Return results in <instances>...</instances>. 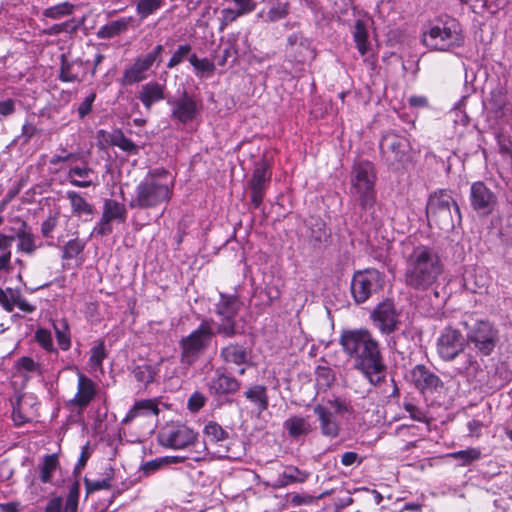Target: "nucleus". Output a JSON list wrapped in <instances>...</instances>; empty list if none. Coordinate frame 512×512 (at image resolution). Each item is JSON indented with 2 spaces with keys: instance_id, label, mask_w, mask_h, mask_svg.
Returning <instances> with one entry per match:
<instances>
[{
  "instance_id": "1",
  "label": "nucleus",
  "mask_w": 512,
  "mask_h": 512,
  "mask_svg": "<svg viewBox=\"0 0 512 512\" xmlns=\"http://www.w3.org/2000/svg\"><path fill=\"white\" fill-rule=\"evenodd\" d=\"M339 345L344 354L353 362V368L373 386L385 380L387 366L379 341L365 328L346 329L340 334Z\"/></svg>"
},
{
  "instance_id": "2",
  "label": "nucleus",
  "mask_w": 512,
  "mask_h": 512,
  "mask_svg": "<svg viewBox=\"0 0 512 512\" xmlns=\"http://www.w3.org/2000/svg\"><path fill=\"white\" fill-rule=\"evenodd\" d=\"M376 172L369 161L355 163L350 176V195L360 209V219L375 229L381 227L385 213L377 203Z\"/></svg>"
},
{
  "instance_id": "3",
  "label": "nucleus",
  "mask_w": 512,
  "mask_h": 512,
  "mask_svg": "<svg viewBox=\"0 0 512 512\" xmlns=\"http://www.w3.org/2000/svg\"><path fill=\"white\" fill-rule=\"evenodd\" d=\"M404 279L407 286L427 290L437 283L444 270L439 254L431 247L418 245L407 253Z\"/></svg>"
},
{
  "instance_id": "4",
  "label": "nucleus",
  "mask_w": 512,
  "mask_h": 512,
  "mask_svg": "<svg viewBox=\"0 0 512 512\" xmlns=\"http://www.w3.org/2000/svg\"><path fill=\"white\" fill-rule=\"evenodd\" d=\"M173 194V181L165 169H154L135 188L129 207L154 209L167 205Z\"/></svg>"
},
{
  "instance_id": "5",
  "label": "nucleus",
  "mask_w": 512,
  "mask_h": 512,
  "mask_svg": "<svg viewBox=\"0 0 512 512\" xmlns=\"http://www.w3.org/2000/svg\"><path fill=\"white\" fill-rule=\"evenodd\" d=\"M426 215L429 225H435L444 231L452 230L461 222L460 209L447 190L435 191L429 196Z\"/></svg>"
},
{
  "instance_id": "6",
  "label": "nucleus",
  "mask_w": 512,
  "mask_h": 512,
  "mask_svg": "<svg viewBox=\"0 0 512 512\" xmlns=\"http://www.w3.org/2000/svg\"><path fill=\"white\" fill-rule=\"evenodd\" d=\"M422 42L426 47L439 51L461 47L464 44L461 25L456 19L449 18L424 32Z\"/></svg>"
},
{
  "instance_id": "7",
  "label": "nucleus",
  "mask_w": 512,
  "mask_h": 512,
  "mask_svg": "<svg viewBox=\"0 0 512 512\" xmlns=\"http://www.w3.org/2000/svg\"><path fill=\"white\" fill-rule=\"evenodd\" d=\"M215 333L211 320H203L197 329L183 337L179 341L181 364L186 367L192 366L208 349Z\"/></svg>"
},
{
  "instance_id": "8",
  "label": "nucleus",
  "mask_w": 512,
  "mask_h": 512,
  "mask_svg": "<svg viewBox=\"0 0 512 512\" xmlns=\"http://www.w3.org/2000/svg\"><path fill=\"white\" fill-rule=\"evenodd\" d=\"M242 302L236 294L219 293V300L215 304L214 312L219 317L215 325L216 334L224 338H233L240 334L236 320Z\"/></svg>"
},
{
  "instance_id": "9",
  "label": "nucleus",
  "mask_w": 512,
  "mask_h": 512,
  "mask_svg": "<svg viewBox=\"0 0 512 512\" xmlns=\"http://www.w3.org/2000/svg\"><path fill=\"white\" fill-rule=\"evenodd\" d=\"M383 276L376 269H365L353 274L350 290L357 304L365 303L383 287Z\"/></svg>"
},
{
  "instance_id": "10",
  "label": "nucleus",
  "mask_w": 512,
  "mask_h": 512,
  "mask_svg": "<svg viewBox=\"0 0 512 512\" xmlns=\"http://www.w3.org/2000/svg\"><path fill=\"white\" fill-rule=\"evenodd\" d=\"M196 439L197 433L179 422L167 423L158 434L159 443L171 449H184L193 445Z\"/></svg>"
},
{
  "instance_id": "11",
  "label": "nucleus",
  "mask_w": 512,
  "mask_h": 512,
  "mask_svg": "<svg viewBox=\"0 0 512 512\" xmlns=\"http://www.w3.org/2000/svg\"><path fill=\"white\" fill-rule=\"evenodd\" d=\"M466 340L479 353L488 356L499 340L498 330L488 321H478L468 330Z\"/></svg>"
},
{
  "instance_id": "12",
  "label": "nucleus",
  "mask_w": 512,
  "mask_h": 512,
  "mask_svg": "<svg viewBox=\"0 0 512 512\" xmlns=\"http://www.w3.org/2000/svg\"><path fill=\"white\" fill-rule=\"evenodd\" d=\"M466 344L467 340L461 331L449 326L437 339V353L442 360L449 362L464 351Z\"/></svg>"
},
{
  "instance_id": "13",
  "label": "nucleus",
  "mask_w": 512,
  "mask_h": 512,
  "mask_svg": "<svg viewBox=\"0 0 512 512\" xmlns=\"http://www.w3.org/2000/svg\"><path fill=\"white\" fill-rule=\"evenodd\" d=\"M382 158L389 165L401 162L410 150V143L407 138L395 132H388L379 143Z\"/></svg>"
},
{
  "instance_id": "14",
  "label": "nucleus",
  "mask_w": 512,
  "mask_h": 512,
  "mask_svg": "<svg viewBox=\"0 0 512 512\" xmlns=\"http://www.w3.org/2000/svg\"><path fill=\"white\" fill-rule=\"evenodd\" d=\"M206 387L209 395L215 398L233 395L241 387V383L233 375L228 373L225 368H217L213 375L207 378Z\"/></svg>"
},
{
  "instance_id": "15",
  "label": "nucleus",
  "mask_w": 512,
  "mask_h": 512,
  "mask_svg": "<svg viewBox=\"0 0 512 512\" xmlns=\"http://www.w3.org/2000/svg\"><path fill=\"white\" fill-rule=\"evenodd\" d=\"M469 198L472 209L481 217L492 214L497 205L496 194L482 181L472 183Z\"/></svg>"
},
{
  "instance_id": "16",
  "label": "nucleus",
  "mask_w": 512,
  "mask_h": 512,
  "mask_svg": "<svg viewBox=\"0 0 512 512\" xmlns=\"http://www.w3.org/2000/svg\"><path fill=\"white\" fill-rule=\"evenodd\" d=\"M167 103L171 107V119L184 125L195 120L200 112V105L186 91L177 98H168Z\"/></svg>"
},
{
  "instance_id": "17",
  "label": "nucleus",
  "mask_w": 512,
  "mask_h": 512,
  "mask_svg": "<svg viewBox=\"0 0 512 512\" xmlns=\"http://www.w3.org/2000/svg\"><path fill=\"white\" fill-rule=\"evenodd\" d=\"M370 318L374 326L386 335L395 332L400 324V314L389 300L379 303L371 312Z\"/></svg>"
},
{
  "instance_id": "18",
  "label": "nucleus",
  "mask_w": 512,
  "mask_h": 512,
  "mask_svg": "<svg viewBox=\"0 0 512 512\" xmlns=\"http://www.w3.org/2000/svg\"><path fill=\"white\" fill-rule=\"evenodd\" d=\"M271 177L272 172L267 161L261 160L255 164V168L249 180L251 203L254 208H259L262 204L266 190L270 185Z\"/></svg>"
},
{
  "instance_id": "19",
  "label": "nucleus",
  "mask_w": 512,
  "mask_h": 512,
  "mask_svg": "<svg viewBox=\"0 0 512 512\" xmlns=\"http://www.w3.org/2000/svg\"><path fill=\"white\" fill-rule=\"evenodd\" d=\"M126 217L127 210L124 204L113 199H105L101 219L94 227L93 232L100 236L109 235L112 233L111 222L124 223Z\"/></svg>"
},
{
  "instance_id": "20",
  "label": "nucleus",
  "mask_w": 512,
  "mask_h": 512,
  "mask_svg": "<svg viewBox=\"0 0 512 512\" xmlns=\"http://www.w3.org/2000/svg\"><path fill=\"white\" fill-rule=\"evenodd\" d=\"M285 52L290 61L297 63H304L314 58L311 41L304 37L301 32H294L287 37Z\"/></svg>"
},
{
  "instance_id": "21",
  "label": "nucleus",
  "mask_w": 512,
  "mask_h": 512,
  "mask_svg": "<svg viewBox=\"0 0 512 512\" xmlns=\"http://www.w3.org/2000/svg\"><path fill=\"white\" fill-rule=\"evenodd\" d=\"M415 387L422 393L434 392L442 388V380L424 365H416L410 372Z\"/></svg>"
},
{
  "instance_id": "22",
  "label": "nucleus",
  "mask_w": 512,
  "mask_h": 512,
  "mask_svg": "<svg viewBox=\"0 0 512 512\" xmlns=\"http://www.w3.org/2000/svg\"><path fill=\"white\" fill-rule=\"evenodd\" d=\"M313 412L319 421L321 434L328 438H336L340 434V423L336 420L333 412L321 404H317L313 408Z\"/></svg>"
},
{
  "instance_id": "23",
  "label": "nucleus",
  "mask_w": 512,
  "mask_h": 512,
  "mask_svg": "<svg viewBox=\"0 0 512 512\" xmlns=\"http://www.w3.org/2000/svg\"><path fill=\"white\" fill-rule=\"evenodd\" d=\"M0 305L6 312H12L15 306L26 313H32L36 310L34 305L22 298L18 289L12 288L3 289L0 287Z\"/></svg>"
},
{
  "instance_id": "24",
  "label": "nucleus",
  "mask_w": 512,
  "mask_h": 512,
  "mask_svg": "<svg viewBox=\"0 0 512 512\" xmlns=\"http://www.w3.org/2000/svg\"><path fill=\"white\" fill-rule=\"evenodd\" d=\"M250 353V349L244 344L229 343L221 348L220 358L226 364L241 366L249 363Z\"/></svg>"
},
{
  "instance_id": "25",
  "label": "nucleus",
  "mask_w": 512,
  "mask_h": 512,
  "mask_svg": "<svg viewBox=\"0 0 512 512\" xmlns=\"http://www.w3.org/2000/svg\"><path fill=\"white\" fill-rule=\"evenodd\" d=\"M95 395L96 387L94 382L84 374H79L77 393L71 400V403L83 409L89 405Z\"/></svg>"
},
{
  "instance_id": "26",
  "label": "nucleus",
  "mask_w": 512,
  "mask_h": 512,
  "mask_svg": "<svg viewBox=\"0 0 512 512\" xmlns=\"http://www.w3.org/2000/svg\"><path fill=\"white\" fill-rule=\"evenodd\" d=\"M151 66L149 59L146 60L144 57L137 58L133 65L123 72L121 84L127 86L143 81L146 78V72Z\"/></svg>"
},
{
  "instance_id": "27",
  "label": "nucleus",
  "mask_w": 512,
  "mask_h": 512,
  "mask_svg": "<svg viewBox=\"0 0 512 512\" xmlns=\"http://www.w3.org/2000/svg\"><path fill=\"white\" fill-rule=\"evenodd\" d=\"M158 402L154 399H145L136 401L130 411L127 413L122 423L127 424L136 417L157 418L159 414Z\"/></svg>"
},
{
  "instance_id": "28",
  "label": "nucleus",
  "mask_w": 512,
  "mask_h": 512,
  "mask_svg": "<svg viewBox=\"0 0 512 512\" xmlns=\"http://www.w3.org/2000/svg\"><path fill=\"white\" fill-rule=\"evenodd\" d=\"M66 198L70 202L71 212L78 218H83L85 221L92 219L94 214V206L90 204L80 193L76 191H67Z\"/></svg>"
},
{
  "instance_id": "29",
  "label": "nucleus",
  "mask_w": 512,
  "mask_h": 512,
  "mask_svg": "<svg viewBox=\"0 0 512 512\" xmlns=\"http://www.w3.org/2000/svg\"><path fill=\"white\" fill-rule=\"evenodd\" d=\"M138 98L144 107L149 110L154 103L165 98L164 86L155 81L146 83L142 85Z\"/></svg>"
},
{
  "instance_id": "30",
  "label": "nucleus",
  "mask_w": 512,
  "mask_h": 512,
  "mask_svg": "<svg viewBox=\"0 0 512 512\" xmlns=\"http://www.w3.org/2000/svg\"><path fill=\"white\" fill-rule=\"evenodd\" d=\"M92 175H94L92 168L88 166H74L67 172V180L75 187L88 188L97 184L91 178Z\"/></svg>"
},
{
  "instance_id": "31",
  "label": "nucleus",
  "mask_w": 512,
  "mask_h": 512,
  "mask_svg": "<svg viewBox=\"0 0 512 512\" xmlns=\"http://www.w3.org/2000/svg\"><path fill=\"white\" fill-rule=\"evenodd\" d=\"M283 426L289 436L292 438L305 436L313 430L308 416H291L284 421Z\"/></svg>"
},
{
  "instance_id": "32",
  "label": "nucleus",
  "mask_w": 512,
  "mask_h": 512,
  "mask_svg": "<svg viewBox=\"0 0 512 512\" xmlns=\"http://www.w3.org/2000/svg\"><path fill=\"white\" fill-rule=\"evenodd\" d=\"M309 477V472L302 471L295 466H287L282 473H280L275 481V488H284L288 485L295 483H303Z\"/></svg>"
},
{
  "instance_id": "33",
  "label": "nucleus",
  "mask_w": 512,
  "mask_h": 512,
  "mask_svg": "<svg viewBox=\"0 0 512 512\" xmlns=\"http://www.w3.org/2000/svg\"><path fill=\"white\" fill-rule=\"evenodd\" d=\"M244 395L246 399H248L257 407L259 413H262L268 409L269 400L265 386L253 385L245 391Z\"/></svg>"
},
{
  "instance_id": "34",
  "label": "nucleus",
  "mask_w": 512,
  "mask_h": 512,
  "mask_svg": "<svg viewBox=\"0 0 512 512\" xmlns=\"http://www.w3.org/2000/svg\"><path fill=\"white\" fill-rule=\"evenodd\" d=\"M14 236L18 239V251L29 255L36 251L37 245L35 243V236L27 229L25 222L21 223L20 228Z\"/></svg>"
},
{
  "instance_id": "35",
  "label": "nucleus",
  "mask_w": 512,
  "mask_h": 512,
  "mask_svg": "<svg viewBox=\"0 0 512 512\" xmlns=\"http://www.w3.org/2000/svg\"><path fill=\"white\" fill-rule=\"evenodd\" d=\"M114 473V468L108 465L104 468L103 478L92 480L85 477L84 483L87 493H92L99 490H109L112 487L111 482L114 478Z\"/></svg>"
},
{
  "instance_id": "36",
  "label": "nucleus",
  "mask_w": 512,
  "mask_h": 512,
  "mask_svg": "<svg viewBox=\"0 0 512 512\" xmlns=\"http://www.w3.org/2000/svg\"><path fill=\"white\" fill-rule=\"evenodd\" d=\"M132 18H121L118 20L111 21L106 25L102 26L98 32L97 37L100 39H110L123 32H125L130 24Z\"/></svg>"
},
{
  "instance_id": "37",
  "label": "nucleus",
  "mask_w": 512,
  "mask_h": 512,
  "mask_svg": "<svg viewBox=\"0 0 512 512\" xmlns=\"http://www.w3.org/2000/svg\"><path fill=\"white\" fill-rule=\"evenodd\" d=\"M352 35L358 52L361 56H365L370 50V43L368 41V31L363 20L358 19L355 22Z\"/></svg>"
},
{
  "instance_id": "38",
  "label": "nucleus",
  "mask_w": 512,
  "mask_h": 512,
  "mask_svg": "<svg viewBox=\"0 0 512 512\" xmlns=\"http://www.w3.org/2000/svg\"><path fill=\"white\" fill-rule=\"evenodd\" d=\"M76 64L74 61H69L65 54H62L60 57L59 80L68 83L81 81L79 72L76 70Z\"/></svg>"
},
{
  "instance_id": "39",
  "label": "nucleus",
  "mask_w": 512,
  "mask_h": 512,
  "mask_svg": "<svg viewBox=\"0 0 512 512\" xmlns=\"http://www.w3.org/2000/svg\"><path fill=\"white\" fill-rule=\"evenodd\" d=\"M204 435L206 436L209 445H217L228 439V432L222 428L218 423L211 421L204 427Z\"/></svg>"
},
{
  "instance_id": "40",
  "label": "nucleus",
  "mask_w": 512,
  "mask_h": 512,
  "mask_svg": "<svg viewBox=\"0 0 512 512\" xmlns=\"http://www.w3.org/2000/svg\"><path fill=\"white\" fill-rule=\"evenodd\" d=\"M288 14V3L277 2L276 4L271 6L267 12L262 11L259 13L258 16L261 17L265 22L271 23L284 19Z\"/></svg>"
},
{
  "instance_id": "41",
  "label": "nucleus",
  "mask_w": 512,
  "mask_h": 512,
  "mask_svg": "<svg viewBox=\"0 0 512 512\" xmlns=\"http://www.w3.org/2000/svg\"><path fill=\"white\" fill-rule=\"evenodd\" d=\"M53 327L59 347L64 351L69 350L71 347V339L67 321L65 319L57 320L53 323Z\"/></svg>"
},
{
  "instance_id": "42",
  "label": "nucleus",
  "mask_w": 512,
  "mask_h": 512,
  "mask_svg": "<svg viewBox=\"0 0 512 512\" xmlns=\"http://www.w3.org/2000/svg\"><path fill=\"white\" fill-rule=\"evenodd\" d=\"M74 8L75 6L71 3L62 2L44 9L42 15L46 18L57 20L71 15L74 12Z\"/></svg>"
},
{
  "instance_id": "43",
  "label": "nucleus",
  "mask_w": 512,
  "mask_h": 512,
  "mask_svg": "<svg viewBox=\"0 0 512 512\" xmlns=\"http://www.w3.org/2000/svg\"><path fill=\"white\" fill-rule=\"evenodd\" d=\"M110 143L114 146L119 147L125 152L137 154L138 153V147L137 145L127 138L120 130L115 131L113 134L110 135Z\"/></svg>"
},
{
  "instance_id": "44",
  "label": "nucleus",
  "mask_w": 512,
  "mask_h": 512,
  "mask_svg": "<svg viewBox=\"0 0 512 512\" xmlns=\"http://www.w3.org/2000/svg\"><path fill=\"white\" fill-rule=\"evenodd\" d=\"M164 1L165 0H138L136 12L141 19H145L160 9Z\"/></svg>"
},
{
  "instance_id": "45",
  "label": "nucleus",
  "mask_w": 512,
  "mask_h": 512,
  "mask_svg": "<svg viewBox=\"0 0 512 512\" xmlns=\"http://www.w3.org/2000/svg\"><path fill=\"white\" fill-rule=\"evenodd\" d=\"M58 467V459L55 454L46 455L40 467V479L43 483H49L53 472Z\"/></svg>"
},
{
  "instance_id": "46",
  "label": "nucleus",
  "mask_w": 512,
  "mask_h": 512,
  "mask_svg": "<svg viewBox=\"0 0 512 512\" xmlns=\"http://www.w3.org/2000/svg\"><path fill=\"white\" fill-rule=\"evenodd\" d=\"M450 458L459 460L462 466H467L473 461L480 459L481 452L478 448H468L466 450L456 451L448 454Z\"/></svg>"
},
{
  "instance_id": "47",
  "label": "nucleus",
  "mask_w": 512,
  "mask_h": 512,
  "mask_svg": "<svg viewBox=\"0 0 512 512\" xmlns=\"http://www.w3.org/2000/svg\"><path fill=\"white\" fill-rule=\"evenodd\" d=\"M134 378L141 383L148 384L154 380L155 372L151 365L141 364L132 370Z\"/></svg>"
},
{
  "instance_id": "48",
  "label": "nucleus",
  "mask_w": 512,
  "mask_h": 512,
  "mask_svg": "<svg viewBox=\"0 0 512 512\" xmlns=\"http://www.w3.org/2000/svg\"><path fill=\"white\" fill-rule=\"evenodd\" d=\"M85 244L79 240L78 238L69 240L63 249V259H72L79 255L83 249Z\"/></svg>"
},
{
  "instance_id": "49",
  "label": "nucleus",
  "mask_w": 512,
  "mask_h": 512,
  "mask_svg": "<svg viewBox=\"0 0 512 512\" xmlns=\"http://www.w3.org/2000/svg\"><path fill=\"white\" fill-rule=\"evenodd\" d=\"M189 62L195 70L202 73H212L215 70V65L207 58H198L196 54L189 56Z\"/></svg>"
},
{
  "instance_id": "50",
  "label": "nucleus",
  "mask_w": 512,
  "mask_h": 512,
  "mask_svg": "<svg viewBox=\"0 0 512 512\" xmlns=\"http://www.w3.org/2000/svg\"><path fill=\"white\" fill-rule=\"evenodd\" d=\"M190 52L191 46L189 44L180 45L168 61L167 67L171 69L179 65L185 58L189 56Z\"/></svg>"
},
{
  "instance_id": "51",
  "label": "nucleus",
  "mask_w": 512,
  "mask_h": 512,
  "mask_svg": "<svg viewBox=\"0 0 512 512\" xmlns=\"http://www.w3.org/2000/svg\"><path fill=\"white\" fill-rule=\"evenodd\" d=\"M328 404L334 410V413L339 416H344L345 414H352L354 411L353 406L350 404V402L340 398L329 400Z\"/></svg>"
},
{
  "instance_id": "52",
  "label": "nucleus",
  "mask_w": 512,
  "mask_h": 512,
  "mask_svg": "<svg viewBox=\"0 0 512 512\" xmlns=\"http://www.w3.org/2000/svg\"><path fill=\"white\" fill-rule=\"evenodd\" d=\"M35 339L39 343V345L44 348L46 351L55 352V348L53 346V340L51 332L46 329H38L35 333Z\"/></svg>"
},
{
  "instance_id": "53",
  "label": "nucleus",
  "mask_w": 512,
  "mask_h": 512,
  "mask_svg": "<svg viewBox=\"0 0 512 512\" xmlns=\"http://www.w3.org/2000/svg\"><path fill=\"white\" fill-rule=\"evenodd\" d=\"M106 357L104 343L101 342L91 350L89 362L93 368H101L102 362Z\"/></svg>"
},
{
  "instance_id": "54",
  "label": "nucleus",
  "mask_w": 512,
  "mask_h": 512,
  "mask_svg": "<svg viewBox=\"0 0 512 512\" xmlns=\"http://www.w3.org/2000/svg\"><path fill=\"white\" fill-rule=\"evenodd\" d=\"M79 497V484L74 483L70 490L65 503L66 512H76Z\"/></svg>"
},
{
  "instance_id": "55",
  "label": "nucleus",
  "mask_w": 512,
  "mask_h": 512,
  "mask_svg": "<svg viewBox=\"0 0 512 512\" xmlns=\"http://www.w3.org/2000/svg\"><path fill=\"white\" fill-rule=\"evenodd\" d=\"M311 241L314 244H320L326 240L328 233L325 229V224L322 221H316L311 228Z\"/></svg>"
},
{
  "instance_id": "56",
  "label": "nucleus",
  "mask_w": 512,
  "mask_h": 512,
  "mask_svg": "<svg viewBox=\"0 0 512 512\" xmlns=\"http://www.w3.org/2000/svg\"><path fill=\"white\" fill-rule=\"evenodd\" d=\"M95 98L96 94L92 92L80 103L77 109L80 119H84L91 112Z\"/></svg>"
},
{
  "instance_id": "57",
  "label": "nucleus",
  "mask_w": 512,
  "mask_h": 512,
  "mask_svg": "<svg viewBox=\"0 0 512 512\" xmlns=\"http://www.w3.org/2000/svg\"><path fill=\"white\" fill-rule=\"evenodd\" d=\"M205 402V396L196 391L188 399V409L192 412H197L205 405Z\"/></svg>"
},
{
  "instance_id": "58",
  "label": "nucleus",
  "mask_w": 512,
  "mask_h": 512,
  "mask_svg": "<svg viewBox=\"0 0 512 512\" xmlns=\"http://www.w3.org/2000/svg\"><path fill=\"white\" fill-rule=\"evenodd\" d=\"M12 419L15 425H22L29 421V418L22 413V399L18 398L16 405L13 407Z\"/></svg>"
},
{
  "instance_id": "59",
  "label": "nucleus",
  "mask_w": 512,
  "mask_h": 512,
  "mask_svg": "<svg viewBox=\"0 0 512 512\" xmlns=\"http://www.w3.org/2000/svg\"><path fill=\"white\" fill-rule=\"evenodd\" d=\"M404 409L409 413L410 417L413 420H416L419 422L425 421L426 416L421 408L415 406L412 403H405Z\"/></svg>"
},
{
  "instance_id": "60",
  "label": "nucleus",
  "mask_w": 512,
  "mask_h": 512,
  "mask_svg": "<svg viewBox=\"0 0 512 512\" xmlns=\"http://www.w3.org/2000/svg\"><path fill=\"white\" fill-rule=\"evenodd\" d=\"M245 14H247V13L246 12H242V9H240L238 7H237V9L227 8V9H223L222 10L223 21L225 23L233 22L238 17H240L242 15H245Z\"/></svg>"
},
{
  "instance_id": "61",
  "label": "nucleus",
  "mask_w": 512,
  "mask_h": 512,
  "mask_svg": "<svg viewBox=\"0 0 512 512\" xmlns=\"http://www.w3.org/2000/svg\"><path fill=\"white\" fill-rule=\"evenodd\" d=\"M356 462L358 464H361V462H362V459L358 456V454L356 452H352V451L345 452L341 456V463L344 466H351V465L355 464Z\"/></svg>"
},
{
  "instance_id": "62",
  "label": "nucleus",
  "mask_w": 512,
  "mask_h": 512,
  "mask_svg": "<svg viewBox=\"0 0 512 512\" xmlns=\"http://www.w3.org/2000/svg\"><path fill=\"white\" fill-rule=\"evenodd\" d=\"M89 457H90L89 444L87 443L86 445H84L82 447L80 457L75 466V471L80 472L85 467Z\"/></svg>"
},
{
  "instance_id": "63",
  "label": "nucleus",
  "mask_w": 512,
  "mask_h": 512,
  "mask_svg": "<svg viewBox=\"0 0 512 512\" xmlns=\"http://www.w3.org/2000/svg\"><path fill=\"white\" fill-rule=\"evenodd\" d=\"M15 240L14 235L0 234V252L7 253L11 252V245Z\"/></svg>"
},
{
  "instance_id": "64",
  "label": "nucleus",
  "mask_w": 512,
  "mask_h": 512,
  "mask_svg": "<svg viewBox=\"0 0 512 512\" xmlns=\"http://www.w3.org/2000/svg\"><path fill=\"white\" fill-rule=\"evenodd\" d=\"M15 111V102L12 99H6L0 101V114L2 116H8L13 114Z\"/></svg>"
}]
</instances>
